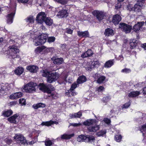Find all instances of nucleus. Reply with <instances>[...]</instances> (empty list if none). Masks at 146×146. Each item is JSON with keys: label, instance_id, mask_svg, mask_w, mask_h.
Wrapping results in <instances>:
<instances>
[{"label": "nucleus", "instance_id": "nucleus-1", "mask_svg": "<svg viewBox=\"0 0 146 146\" xmlns=\"http://www.w3.org/2000/svg\"><path fill=\"white\" fill-rule=\"evenodd\" d=\"M8 48L9 55L11 56L13 59L19 58V55L17 54L19 52V50L17 46L13 45L9 46Z\"/></svg>", "mask_w": 146, "mask_h": 146}, {"label": "nucleus", "instance_id": "nucleus-2", "mask_svg": "<svg viewBox=\"0 0 146 146\" xmlns=\"http://www.w3.org/2000/svg\"><path fill=\"white\" fill-rule=\"evenodd\" d=\"M36 86V84L35 83L31 81L24 85L23 88L24 90V92L32 93L35 91V87Z\"/></svg>", "mask_w": 146, "mask_h": 146}, {"label": "nucleus", "instance_id": "nucleus-3", "mask_svg": "<svg viewBox=\"0 0 146 146\" xmlns=\"http://www.w3.org/2000/svg\"><path fill=\"white\" fill-rule=\"evenodd\" d=\"M77 140L79 142L82 141L92 143L94 142L95 140V138L93 136L81 135H79L77 137Z\"/></svg>", "mask_w": 146, "mask_h": 146}, {"label": "nucleus", "instance_id": "nucleus-4", "mask_svg": "<svg viewBox=\"0 0 146 146\" xmlns=\"http://www.w3.org/2000/svg\"><path fill=\"white\" fill-rule=\"evenodd\" d=\"M48 37V35L46 34L42 33L39 35L37 37L35 45L38 46L44 44L46 42Z\"/></svg>", "mask_w": 146, "mask_h": 146}, {"label": "nucleus", "instance_id": "nucleus-5", "mask_svg": "<svg viewBox=\"0 0 146 146\" xmlns=\"http://www.w3.org/2000/svg\"><path fill=\"white\" fill-rule=\"evenodd\" d=\"M52 85L51 84H46L43 83H40L38 84L39 90L44 92H46L48 94H50L53 90L52 89H50V88Z\"/></svg>", "mask_w": 146, "mask_h": 146}, {"label": "nucleus", "instance_id": "nucleus-6", "mask_svg": "<svg viewBox=\"0 0 146 146\" xmlns=\"http://www.w3.org/2000/svg\"><path fill=\"white\" fill-rule=\"evenodd\" d=\"M14 138L17 143L20 145H24L27 143L25 137L21 134H16Z\"/></svg>", "mask_w": 146, "mask_h": 146}, {"label": "nucleus", "instance_id": "nucleus-7", "mask_svg": "<svg viewBox=\"0 0 146 146\" xmlns=\"http://www.w3.org/2000/svg\"><path fill=\"white\" fill-rule=\"evenodd\" d=\"M119 28L126 33H129L132 29L131 25L124 23H121L119 24Z\"/></svg>", "mask_w": 146, "mask_h": 146}, {"label": "nucleus", "instance_id": "nucleus-8", "mask_svg": "<svg viewBox=\"0 0 146 146\" xmlns=\"http://www.w3.org/2000/svg\"><path fill=\"white\" fill-rule=\"evenodd\" d=\"M92 14L94 16L96 17L97 19L99 21H100L104 19L105 15V14L104 12L96 10L93 11Z\"/></svg>", "mask_w": 146, "mask_h": 146}, {"label": "nucleus", "instance_id": "nucleus-9", "mask_svg": "<svg viewBox=\"0 0 146 146\" xmlns=\"http://www.w3.org/2000/svg\"><path fill=\"white\" fill-rule=\"evenodd\" d=\"M58 78V75L56 72L50 73L48 78L47 82L49 83H51L56 82Z\"/></svg>", "mask_w": 146, "mask_h": 146}, {"label": "nucleus", "instance_id": "nucleus-10", "mask_svg": "<svg viewBox=\"0 0 146 146\" xmlns=\"http://www.w3.org/2000/svg\"><path fill=\"white\" fill-rule=\"evenodd\" d=\"M46 17V15L44 12H40L37 15L36 20L37 22L40 24H42L45 19Z\"/></svg>", "mask_w": 146, "mask_h": 146}, {"label": "nucleus", "instance_id": "nucleus-11", "mask_svg": "<svg viewBox=\"0 0 146 146\" xmlns=\"http://www.w3.org/2000/svg\"><path fill=\"white\" fill-rule=\"evenodd\" d=\"M144 21L138 22L133 26V30L134 31L137 33L141 29L144 25Z\"/></svg>", "mask_w": 146, "mask_h": 146}, {"label": "nucleus", "instance_id": "nucleus-12", "mask_svg": "<svg viewBox=\"0 0 146 146\" xmlns=\"http://www.w3.org/2000/svg\"><path fill=\"white\" fill-rule=\"evenodd\" d=\"M118 13L119 14L114 15L112 19V22L115 25H118L121 19V17L120 15L121 12L119 11Z\"/></svg>", "mask_w": 146, "mask_h": 146}, {"label": "nucleus", "instance_id": "nucleus-13", "mask_svg": "<svg viewBox=\"0 0 146 146\" xmlns=\"http://www.w3.org/2000/svg\"><path fill=\"white\" fill-rule=\"evenodd\" d=\"M15 13L12 12L11 13L8 14L6 16L7 18V23L8 24H11L13 23L14 17L15 16Z\"/></svg>", "mask_w": 146, "mask_h": 146}, {"label": "nucleus", "instance_id": "nucleus-14", "mask_svg": "<svg viewBox=\"0 0 146 146\" xmlns=\"http://www.w3.org/2000/svg\"><path fill=\"white\" fill-rule=\"evenodd\" d=\"M23 94V93L21 92L14 93L10 95L9 98L12 100L17 99L21 97Z\"/></svg>", "mask_w": 146, "mask_h": 146}, {"label": "nucleus", "instance_id": "nucleus-15", "mask_svg": "<svg viewBox=\"0 0 146 146\" xmlns=\"http://www.w3.org/2000/svg\"><path fill=\"white\" fill-rule=\"evenodd\" d=\"M26 69L32 73H35L38 71V68L35 65H30L27 67Z\"/></svg>", "mask_w": 146, "mask_h": 146}, {"label": "nucleus", "instance_id": "nucleus-16", "mask_svg": "<svg viewBox=\"0 0 146 146\" xmlns=\"http://www.w3.org/2000/svg\"><path fill=\"white\" fill-rule=\"evenodd\" d=\"M78 35L80 37L86 38L90 37L89 33L88 31H77Z\"/></svg>", "mask_w": 146, "mask_h": 146}, {"label": "nucleus", "instance_id": "nucleus-17", "mask_svg": "<svg viewBox=\"0 0 146 146\" xmlns=\"http://www.w3.org/2000/svg\"><path fill=\"white\" fill-rule=\"evenodd\" d=\"M96 120L95 119H89L84 121L83 123V125L86 126H89L94 124L96 123Z\"/></svg>", "mask_w": 146, "mask_h": 146}, {"label": "nucleus", "instance_id": "nucleus-18", "mask_svg": "<svg viewBox=\"0 0 146 146\" xmlns=\"http://www.w3.org/2000/svg\"><path fill=\"white\" fill-rule=\"evenodd\" d=\"M53 58H52V59L53 60V63L55 64L60 65L64 62L63 58L62 57L55 58L54 59Z\"/></svg>", "mask_w": 146, "mask_h": 146}, {"label": "nucleus", "instance_id": "nucleus-19", "mask_svg": "<svg viewBox=\"0 0 146 146\" xmlns=\"http://www.w3.org/2000/svg\"><path fill=\"white\" fill-rule=\"evenodd\" d=\"M19 114L16 113L8 118V120L11 123L17 124L16 119L18 117Z\"/></svg>", "mask_w": 146, "mask_h": 146}, {"label": "nucleus", "instance_id": "nucleus-20", "mask_svg": "<svg viewBox=\"0 0 146 146\" xmlns=\"http://www.w3.org/2000/svg\"><path fill=\"white\" fill-rule=\"evenodd\" d=\"M68 15L67 12V10L66 9H62L61 11L58 12V15L61 18L66 17Z\"/></svg>", "mask_w": 146, "mask_h": 146}, {"label": "nucleus", "instance_id": "nucleus-21", "mask_svg": "<svg viewBox=\"0 0 146 146\" xmlns=\"http://www.w3.org/2000/svg\"><path fill=\"white\" fill-rule=\"evenodd\" d=\"M94 54L92 50L91 49H88V50L83 53L81 55V57L83 58L90 57L92 56Z\"/></svg>", "mask_w": 146, "mask_h": 146}, {"label": "nucleus", "instance_id": "nucleus-22", "mask_svg": "<svg viewBox=\"0 0 146 146\" xmlns=\"http://www.w3.org/2000/svg\"><path fill=\"white\" fill-rule=\"evenodd\" d=\"M87 80L86 77L82 75L79 76L77 80V82L78 84H82L86 82Z\"/></svg>", "mask_w": 146, "mask_h": 146}, {"label": "nucleus", "instance_id": "nucleus-23", "mask_svg": "<svg viewBox=\"0 0 146 146\" xmlns=\"http://www.w3.org/2000/svg\"><path fill=\"white\" fill-rule=\"evenodd\" d=\"M104 34L106 36H110L114 35V31L110 28H107L105 30Z\"/></svg>", "mask_w": 146, "mask_h": 146}, {"label": "nucleus", "instance_id": "nucleus-24", "mask_svg": "<svg viewBox=\"0 0 146 146\" xmlns=\"http://www.w3.org/2000/svg\"><path fill=\"white\" fill-rule=\"evenodd\" d=\"M100 128L99 125H95L94 126L89 127L88 128V130L90 132H95L99 130Z\"/></svg>", "mask_w": 146, "mask_h": 146}, {"label": "nucleus", "instance_id": "nucleus-25", "mask_svg": "<svg viewBox=\"0 0 146 146\" xmlns=\"http://www.w3.org/2000/svg\"><path fill=\"white\" fill-rule=\"evenodd\" d=\"M139 130L142 133L144 137H146V124L142 125L139 128Z\"/></svg>", "mask_w": 146, "mask_h": 146}, {"label": "nucleus", "instance_id": "nucleus-26", "mask_svg": "<svg viewBox=\"0 0 146 146\" xmlns=\"http://www.w3.org/2000/svg\"><path fill=\"white\" fill-rule=\"evenodd\" d=\"M114 60H110L106 61L105 63L104 66L106 68H110L114 64Z\"/></svg>", "mask_w": 146, "mask_h": 146}, {"label": "nucleus", "instance_id": "nucleus-27", "mask_svg": "<svg viewBox=\"0 0 146 146\" xmlns=\"http://www.w3.org/2000/svg\"><path fill=\"white\" fill-rule=\"evenodd\" d=\"M142 4H141V5H139L137 3L134 6V11L136 12H139L141 11V9H142Z\"/></svg>", "mask_w": 146, "mask_h": 146}, {"label": "nucleus", "instance_id": "nucleus-28", "mask_svg": "<svg viewBox=\"0 0 146 146\" xmlns=\"http://www.w3.org/2000/svg\"><path fill=\"white\" fill-rule=\"evenodd\" d=\"M46 48V47L44 46H39L37 47L35 50V52L36 54H38L42 51L45 50Z\"/></svg>", "mask_w": 146, "mask_h": 146}, {"label": "nucleus", "instance_id": "nucleus-29", "mask_svg": "<svg viewBox=\"0 0 146 146\" xmlns=\"http://www.w3.org/2000/svg\"><path fill=\"white\" fill-rule=\"evenodd\" d=\"M140 94V92L138 91H132L128 94V96L130 98L135 97L139 96Z\"/></svg>", "mask_w": 146, "mask_h": 146}, {"label": "nucleus", "instance_id": "nucleus-30", "mask_svg": "<svg viewBox=\"0 0 146 146\" xmlns=\"http://www.w3.org/2000/svg\"><path fill=\"white\" fill-rule=\"evenodd\" d=\"M46 106V105L42 103H39L36 104H35L33 106V108L35 109H37L40 108H44Z\"/></svg>", "mask_w": 146, "mask_h": 146}, {"label": "nucleus", "instance_id": "nucleus-31", "mask_svg": "<svg viewBox=\"0 0 146 146\" xmlns=\"http://www.w3.org/2000/svg\"><path fill=\"white\" fill-rule=\"evenodd\" d=\"M137 41L136 40L133 39L129 42L130 48L131 49L135 48L137 44Z\"/></svg>", "mask_w": 146, "mask_h": 146}, {"label": "nucleus", "instance_id": "nucleus-32", "mask_svg": "<svg viewBox=\"0 0 146 146\" xmlns=\"http://www.w3.org/2000/svg\"><path fill=\"white\" fill-rule=\"evenodd\" d=\"M24 69L21 67H18L15 70V73L18 75H21L23 72Z\"/></svg>", "mask_w": 146, "mask_h": 146}, {"label": "nucleus", "instance_id": "nucleus-33", "mask_svg": "<svg viewBox=\"0 0 146 146\" xmlns=\"http://www.w3.org/2000/svg\"><path fill=\"white\" fill-rule=\"evenodd\" d=\"M44 22H45L46 25L50 26L53 23L52 19L50 17H46Z\"/></svg>", "mask_w": 146, "mask_h": 146}, {"label": "nucleus", "instance_id": "nucleus-34", "mask_svg": "<svg viewBox=\"0 0 146 146\" xmlns=\"http://www.w3.org/2000/svg\"><path fill=\"white\" fill-rule=\"evenodd\" d=\"M74 135V134L73 133L70 135L64 134L61 135V138L62 139H70Z\"/></svg>", "mask_w": 146, "mask_h": 146}, {"label": "nucleus", "instance_id": "nucleus-35", "mask_svg": "<svg viewBox=\"0 0 146 146\" xmlns=\"http://www.w3.org/2000/svg\"><path fill=\"white\" fill-rule=\"evenodd\" d=\"M13 113V111L11 110H9L3 111L2 114L4 117H8L11 115Z\"/></svg>", "mask_w": 146, "mask_h": 146}, {"label": "nucleus", "instance_id": "nucleus-36", "mask_svg": "<svg viewBox=\"0 0 146 146\" xmlns=\"http://www.w3.org/2000/svg\"><path fill=\"white\" fill-rule=\"evenodd\" d=\"M106 77L104 76H101L99 77L97 80V82L99 84L104 83Z\"/></svg>", "mask_w": 146, "mask_h": 146}, {"label": "nucleus", "instance_id": "nucleus-37", "mask_svg": "<svg viewBox=\"0 0 146 146\" xmlns=\"http://www.w3.org/2000/svg\"><path fill=\"white\" fill-rule=\"evenodd\" d=\"M111 99V97L110 96L108 95L103 97L102 100V102L106 104Z\"/></svg>", "mask_w": 146, "mask_h": 146}, {"label": "nucleus", "instance_id": "nucleus-38", "mask_svg": "<svg viewBox=\"0 0 146 146\" xmlns=\"http://www.w3.org/2000/svg\"><path fill=\"white\" fill-rule=\"evenodd\" d=\"M42 125H45L47 126H51L52 125V121L50 120L49 121L46 122H42L41 124Z\"/></svg>", "mask_w": 146, "mask_h": 146}, {"label": "nucleus", "instance_id": "nucleus-39", "mask_svg": "<svg viewBox=\"0 0 146 146\" xmlns=\"http://www.w3.org/2000/svg\"><path fill=\"white\" fill-rule=\"evenodd\" d=\"M122 139V136L121 135H115V139L116 141L117 142H120Z\"/></svg>", "mask_w": 146, "mask_h": 146}, {"label": "nucleus", "instance_id": "nucleus-40", "mask_svg": "<svg viewBox=\"0 0 146 146\" xmlns=\"http://www.w3.org/2000/svg\"><path fill=\"white\" fill-rule=\"evenodd\" d=\"M106 133V130H101L99 132L96 133V135L98 137L103 136L104 134H105Z\"/></svg>", "mask_w": 146, "mask_h": 146}, {"label": "nucleus", "instance_id": "nucleus-41", "mask_svg": "<svg viewBox=\"0 0 146 146\" xmlns=\"http://www.w3.org/2000/svg\"><path fill=\"white\" fill-rule=\"evenodd\" d=\"M131 102L130 100L128 102L125 103L123 104L122 106V109L125 108L127 109L130 106Z\"/></svg>", "mask_w": 146, "mask_h": 146}, {"label": "nucleus", "instance_id": "nucleus-42", "mask_svg": "<svg viewBox=\"0 0 146 146\" xmlns=\"http://www.w3.org/2000/svg\"><path fill=\"white\" fill-rule=\"evenodd\" d=\"M50 74V72L47 71V70H43V71L42 73V76L43 77H44L48 78Z\"/></svg>", "mask_w": 146, "mask_h": 146}, {"label": "nucleus", "instance_id": "nucleus-43", "mask_svg": "<svg viewBox=\"0 0 146 146\" xmlns=\"http://www.w3.org/2000/svg\"><path fill=\"white\" fill-rule=\"evenodd\" d=\"M55 38L54 36H50L47 38V42L50 43L54 42L55 40Z\"/></svg>", "mask_w": 146, "mask_h": 146}, {"label": "nucleus", "instance_id": "nucleus-44", "mask_svg": "<svg viewBox=\"0 0 146 146\" xmlns=\"http://www.w3.org/2000/svg\"><path fill=\"white\" fill-rule=\"evenodd\" d=\"M27 22L30 23H33L34 22V20L33 16H29L28 17L26 20Z\"/></svg>", "mask_w": 146, "mask_h": 146}, {"label": "nucleus", "instance_id": "nucleus-45", "mask_svg": "<svg viewBox=\"0 0 146 146\" xmlns=\"http://www.w3.org/2000/svg\"><path fill=\"white\" fill-rule=\"evenodd\" d=\"M121 72L122 73L127 74L130 72H131V70L129 68H125L124 69L121 70Z\"/></svg>", "mask_w": 146, "mask_h": 146}, {"label": "nucleus", "instance_id": "nucleus-46", "mask_svg": "<svg viewBox=\"0 0 146 146\" xmlns=\"http://www.w3.org/2000/svg\"><path fill=\"white\" fill-rule=\"evenodd\" d=\"M26 100L24 98H20L19 100V103L21 106L25 105L26 104Z\"/></svg>", "mask_w": 146, "mask_h": 146}, {"label": "nucleus", "instance_id": "nucleus-47", "mask_svg": "<svg viewBox=\"0 0 146 146\" xmlns=\"http://www.w3.org/2000/svg\"><path fill=\"white\" fill-rule=\"evenodd\" d=\"M93 63V65L92 66L93 68L98 67L100 66V63L99 61L98 60L94 61Z\"/></svg>", "mask_w": 146, "mask_h": 146}, {"label": "nucleus", "instance_id": "nucleus-48", "mask_svg": "<svg viewBox=\"0 0 146 146\" xmlns=\"http://www.w3.org/2000/svg\"><path fill=\"white\" fill-rule=\"evenodd\" d=\"M77 84L75 83H73L71 86L70 90H74L77 87Z\"/></svg>", "mask_w": 146, "mask_h": 146}, {"label": "nucleus", "instance_id": "nucleus-49", "mask_svg": "<svg viewBox=\"0 0 146 146\" xmlns=\"http://www.w3.org/2000/svg\"><path fill=\"white\" fill-rule=\"evenodd\" d=\"M122 6V3L117 2V3L115 5V9L116 10L120 9Z\"/></svg>", "mask_w": 146, "mask_h": 146}, {"label": "nucleus", "instance_id": "nucleus-50", "mask_svg": "<svg viewBox=\"0 0 146 146\" xmlns=\"http://www.w3.org/2000/svg\"><path fill=\"white\" fill-rule=\"evenodd\" d=\"M74 114L76 118H80L82 115L81 111H80L77 113H74Z\"/></svg>", "mask_w": 146, "mask_h": 146}, {"label": "nucleus", "instance_id": "nucleus-51", "mask_svg": "<svg viewBox=\"0 0 146 146\" xmlns=\"http://www.w3.org/2000/svg\"><path fill=\"white\" fill-rule=\"evenodd\" d=\"M54 48L53 47H51L46 48L44 51L45 53H48L49 52H52Z\"/></svg>", "mask_w": 146, "mask_h": 146}, {"label": "nucleus", "instance_id": "nucleus-52", "mask_svg": "<svg viewBox=\"0 0 146 146\" xmlns=\"http://www.w3.org/2000/svg\"><path fill=\"white\" fill-rule=\"evenodd\" d=\"M73 30H72L70 28H67L66 29L65 32L68 34L72 35L73 33Z\"/></svg>", "mask_w": 146, "mask_h": 146}, {"label": "nucleus", "instance_id": "nucleus-53", "mask_svg": "<svg viewBox=\"0 0 146 146\" xmlns=\"http://www.w3.org/2000/svg\"><path fill=\"white\" fill-rule=\"evenodd\" d=\"M44 142L45 145L46 146H51L52 145V142L50 140L45 141Z\"/></svg>", "mask_w": 146, "mask_h": 146}, {"label": "nucleus", "instance_id": "nucleus-54", "mask_svg": "<svg viewBox=\"0 0 146 146\" xmlns=\"http://www.w3.org/2000/svg\"><path fill=\"white\" fill-rule=\"evenodd\" d=\"M103 121L105 123L108 125H109L110 124L111 122V120L107 117L104 118L103 120Z\"/></svg>", "mask_w": 146, "mask_h": 146}, {"label": "nucleus", "instance_id": "nucleus-55", "mask_svg": "<svg viewBox=\"0 0 146 146\" xmlns=\"http://www.w3.org/2000/svg\"><path fill=\"white\" fill-rule=\"evenodd\" d=\"M56 1L58 3L62 5H64L67 3V1L66 0H56Z\"/></svg>", "mask_w": 146, "mask_h": 146}, {"label": "nucleus", "instance_id": "nucleus-56", "mask_svg": "<svg viewBox=\"0 0 146 146\" xmlns=\"http://www.w3.org/2000/svg\"><path fill=\"white\" fill-rule=\"evenodd\" d=\"M105 88L102 86H100L97 88V90L98 92H102L105 90Z\"/></svg>", "mask_w": 146, "mask_h": 146}, {"label": "nucleus", "instance_id": "nucleus-57", "mask_svg": "<svg viewBox=\"0 0 146 146\" xmlns=\"http://www.w3.org/2000/svg\"><path fill=\"white\" fill-rule=\"evenodd\" d=\"M127 9L130 11H134V7L133 5L130 4H129L127 6Z\"/></svg>", "mask_w": 146, "mask_h": 146}, {"label": "nucleus", "instance_id": "nucleus-58", "mask_svg": "<svg viewBox=\"0 0 146 146\" xmlns=\"http://www.w3.org/2000/svg\"><path fill=\"white\" fill-rule=\"evenodd\" d=\"M67 92H66L65 93V95L68 96V97H71V90L70 91V89L67 91Z\"/></svg>", "mask_w": 146, "mask_h": 146}, {"label": "nucleus", "instance_id": "nucleus-59", "mask_svg": "<svg viewBox=\"0 0 146 146\" xmlns=\"http://www.w3.org/2000/svg\"><path fill=\"white\" fill-rule=\"evenodd\" d=\"M93 68L92 66L90 65L86 67L85 68L86 70L88 71H91L92 70V68Z\"/></svg>", "mask_w": 146, "mask_h": 146}, {"label": "nucleus", "instance_id": "nucleus-60", "mask_svg": "<svg viewBox=\"0 0 146 146\" xmlns=\"http://www.w3.org/2000/svg\"><path fill=\"white\" fill-rule=\"evenodd\" d=\"M29 0H18V2L20 3H27L29 1Z\"/></svg>", "mask_w": 146, "mask_h": 146}, {"label": "nucleus", "instance_id": "nucleus-61", "mask_svg": "<svg viewBox=\"0 0 146 146\" xmlns=\"http://www.w3.org/2000/svg\"><path fill=\"white\" fill-rule=\"evenodd\" d=\"M145 0H138L137 3L139 5H141V4H142V6H143Z\"/></svg>", "mask_w": 146, "mask_h": 146}, {"label": "nucleus", "instance_id": "nucleus-62", "mask_svg": "<svg viewBox=\"0 0 146 146\" xmlns=\"http://www.w3.org/2000/svg\"><path fill=\"white\" fill-rule=\"evenodd\" d=\"M93 77L95 79H98V78L99 77V74L97 73L94 74H93Z\"/></svg>", "mask_w": 146, "mask_h": 146}, {"label": "nucleus", "instance_id": "nucleus-63", "mask_svg": "<svg viewBox=\"0 0 146 146\" xmlns=\"http://www.w3.org/2000/svg\"><path fill=\"white\" fill-rule=\"evenodd\" d=\"M71 96H74L75 95H77V93L75 92V90H73L71 91Z\"/></svg>", "mask_w": 146, "mask_h": 146}, {"label": "nucleus", "instance_id": "nucleus-64", "mask_svg": "<svg viewBox=\"0 0 146 146\" xmlns=\"http://www.w3.org/2000/svg\"><path fill=\"white\" fill-rule=\"evenodd\" d=\"M141 46L145 50H146V43L141 44Z\"/></svg>", "mask_w": 146, "mask_h": 146}]
</instances>
